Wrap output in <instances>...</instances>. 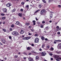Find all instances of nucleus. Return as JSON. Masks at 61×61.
I'll return each instance as SVG.
<instances>
[{
  "instance_id": "f257e3e1",
  "label": "nucleus",
  "mask_w": 61,
  "mask_h": 61,
  "mask_svg": "<svg viewBox=\"0 0 61 61\" xmlns=\"http://www.w3.org/2000/svg\"><path fill=\"white\" fill-rule=\"evenodd\" d=\"M54 57L56 61H60L59 60H61V57H60L59 55H55Z\"/></svg>"
},
{
  "instance_id": "f03ea898",
  "label": "nucleus",
  "mask_w": 61,
  "mask_h": 61,
  "mask_svg": "<svg viewBox=\"0 0 61 61\" xmlns=\"http://www.w3.org/2000/svg\"><path fill=\"white\" fill-rule=\"evenodd\" d=\"M11 34L13 35L17 36H19V34L17 32L15 31H13L12 32Z\"/></svg>"
},
{
  "instance_id": "7ed1b4c3",
  "label": "nucleus",
  "mask_w": 61,
  "mask_h": 61,
  "mask_svg": "<svg viewBox=\"0 0 61 61\" xmlns=\"http://www.w3.org/2000/svg\"><path fill=\"white\" fill-rule=\"evenodd\" d=\"M46 10L45 9L42 10L40 12V14L41 15H45Z\"/></svg>"
},
{
  "instance_id": "20e7f679",
  "label": "nucleus",
  "mask_w": 61,
  "mask_h": 61,
  "mask_svg": "<svg viewBox=\"0 0 61 61\" xmlns=\"http://www.w3.org/2000/svg\"><path fill=\"white\" fill-rule=\"evenodd\" d=\"M50 13H51L50 15V18H52L53 17V14L52 13H53V12L51 11L50 12Z\"/></svg>"
},
{
  "instance_id": "39448f33",
  "label": "nucleus",
  "mask_w": 61,
  "mask_h": 61,
  "mask_svg": "<svg viewBox=\"0 0 61 61\" xmlns=\"http://www.w3.org/2000/svg\"><path fill=\"white\" fill-rule=\"evenodd\" d=\"M39 42V40L38 39V38H37L35 39V43H38Z\"/></svg>"
},
{
  "instance_id": "423d86ee",
  "label": "nucleus",
  "mask_w": 61,
  "mask_h": 61,
  "mask_svg": "<svg viewBox=\"0 0 61 61\" xmlns=\"http://www.w3.org/2000/svg\"><path fill=\"white\" fill-rule=\"evenodd\" d=\"M46 54V53L44 52H42L41 53V55L42 56H45Z\"/></svg>"
},
{
  "instance_id": "0eeeda50",
  "label": "nucleus",
  "mask_w": 61,
  "mask_h": 61,
  "mask_svg": "<svg viewBox=\"0 0 61 61\" xmlns=\"http://www.w3.org/2000/svg\"><path fill=\"white\" fill-rule=\"evenodd\" d=\"M57 48L58 49H61V44L60 43L58 44L57 46Z\"/></svg>"
},
{
  "instance_id": "6e6552de",
  "label": "nucleus",
  "mask_w": 61,
  "mask_h": 61,
  "mask_svg": "<svg viewBox=\"0 0 61 61\" xmlns=\"http://www.w3.org/2000/svg\"><path fill=\"white\" fill-rule=\"evenodd\" d=\"M11 5H12L10 3H8L6 5L7 6V7H9L11 6Z\"/></svg>"
},
{
  "instance_id": "1a4fd4ad",
  "label": "nucleus",
  "mask_w": 61,
  "mask_h": 61,
  "mask_svg": "<svg viewBox=\"0 0 61 61\" xmlns=\"http://www.w3.org/2000/svg\"><path fill=\"white\" fill-rule=\"evenodd\" d=\"M29 61H34L33 59L31 57H29L28 58Z\"/></svg>"
},
{
  "instance_id": "9d476101",
  "label": "nucleus",
  "mask_w": 61,
  "mask_h": 61,
  "mask_svg": "<svg viewBox=\"0 0 61 61\" xmlns=\"http://www.w3.org/2000/svg\"><path fill=\"white\" fill-rule=\"evenodd\" d=\"M31 52L32 53H34V54H35L36 55H38V53H37L35 52V51H31Z\"/></svg>"
},
{
  "instance_id": "9b49d317",
  "label": "nucleus",
  "mask_w": 61,
  "mask_h": 61,
  "mask_svg": "<svg viewBox=\"0 0 61 61\" xmlns=\"http://www.w3.org/2000/svg\"><path fill=\"white\" fill-rule=\"evenodd\" d=\"M55 52L56 53L58 54H61V51H56Z\"/></svg>"
},
{
  "instance_id": "f8f14e48",
  "label": "nucleus",
  "mask_w": 61,
  "mask_h": 61,
  "mask_svg": "<svg viewBox=\"0 0 61 61\" xmlns=\"http://www.w3.org/2000/svg\"><path fill=\"white\" fill-rule=\"evenodd\" d=\"M20 33L21 34H23L24 33V30L23 29H21V31H20Z\"/></svg>"
},
{
  "instance_id": "ddd939ff",
  "label": "nucleus",
  "mask_w": 61,
  "mask_h": 61,
  "mask_svg": "<svg viewBox=\"0 0 61 61\" xmlns=\"http://www.w3.org/2000/svg\"><path fill=\"white\" fill-rule=\"evenodd\" d=\"M2 42L3 43H4V44H5V39H2Z\"/></svg>"
},
{
  "instance_id": "4468645a",
  "label": "nucleus",
  "mask_w": 61,
  "mask_h": 61,
  "mask_svg": "<svg viewBox=\"0 0 61 61\" xmlns=\"http://www.w3.org/2000/svg\"><path fill=\"white\" fill-rule=\"evenodd\" d=\"M18 15L19 16H20V17L22 16V13H19L18 14Z\"/></svg>"
},
{
  "instance_id": "2eb2a0df",
  "label": "nucleus",
  "mask_w": 61,
  "mask_h": 61,
  "mask_svg": "<svg viewBox=\"0 0 61 61\" xmlns=\"http://www.w3.org/2000/svg\"><path fill=\"white\" fill-rule=\"evenodd\" d=\"M3 11H4V12H5L6 13H7V11H6V9L5 8L3 9Z\"/></svg>"
},
{
  "instance_id": "dca6fc26",
  "label": "nucleus",
  "mask_w": 61,
  "mask_h": 61,
  "mask_svg": "<svg viewBox=\"0 0 61 61\" xmlns=\"http://www.w3.org/2000/svg\"><path fill=\"white\" fill-rule=\"evenodd\" d=\"M45 46V44H43L42 45V48H44Z\"/></svg>"
},
{
  "instance_id": "f3484780",
  "label": "nucleus",
  "mask_w": 61,
  "mask_h": 61,
  "mask_svg": "<svg viewBox=\"0 0 61 61\" xmlns=\"http://www.w3.org/2000/svg\"><path fill=\"white\" fill-rule=\"evenodd\" d=\"M41 38L42 40H43L45 39V37L43 36H42L41 37Z\"/></svg>"
},
{
  "instance_id": "a211bd4d",
  "label": "nucleus",
  "mask_w": 61,
  "mask_h": 61,
  "mask_svg": "<svg viewBox=\"0 0 61 61\" xmlns=\"http://www.w3.org/2000/svg\"><path fill=\"white\" fill-rule=\"evenodd\" d=\"M23 54H24V55H26V56H28V54H27V53H25V52H23Z\"/></svg>"
},
{
  "instance_id": "6ab92c4d",
  "label": "nucleus",
  "mask_w": 61,
  "mask_h": 61,
  "mask_svg": "<svg viewBox=\"0 0 61 61\" xmlns=\"http://www.w3.org/2000/svg\"><path fill=\"white\" fill-rule=\"evenodd\" d=\"M25 25H28V26L29 25H30V23H25Z\"/></svg>"
},
{
  "instance_id": "aec40b11",
  "label": "nucleus",
  "mask_w": 61,
  "mask_h": 61,
  "mask_svg": "<svg viewBox=\"0 0 61 61\" xmlns=\"http://www.w3.org/2000/svg\"><path fill=\"white\" fill-rule=\"evenodd\" d=\"M23 40H27V37H25V38H23Z\"/></svg>"
},
{
  "instance_id": "412c9836",
  "label": "nucleus",
  "mask_w": 61,
  "mask_h": 61,
  "mask_svg": "<svg viewBox=\"0 0 61 61\" xmlns=\"http://www.w3.org/2000/svg\"><path fill=\"white\" fill-rule=\"evenodd\" d=\"M38 58H39V57H38V56H37L36 57V60H37L38 59Z\"/></svg>"
},
{
  "instance_id": "4be33fe9",
  "label": "nucleus",
  "mask_w": 61,
  "mask_h": 61,
  "mask_svg": "<svg viewBox=\"0 0 61 61\" xmlns=\"http://www.w3.org/2000/svg\"><path fill=\"white\" fill-rule=\"evenodd\" d=\"M15 24L17 25H19V21H17Z\"/></svg>"
},
{
  "instance_id": "5701e85b",
  "label": "nucleus",
  "mask_w": 61,
  "mask_h": 61,
  "mask_svg": "<svg viewBox=\"0 0 61 61\" xmlns=\"http://www.w3.org/2000/svg\"><path fill=\"white\" fill-rule=\"evenodd\" d=\"M26 7L27 8V9H28L29 8V5H26Z\"/></svg>"
},
{
  "instance_id": "b1692460",
  "label": "nucleus",
  "mask_w": 61,
  "mask_h": 61,
  "mask_svg": "<svg viewBox=\"0 0 61 61\" xmlns=\"http://www.w3.org/2000/svg\"><path fill=\"white\" fill-rule=\"evenodd\" d=\"M45 29L46 30H48V26H47L46 27Z\"/></svg>"
},
{
  "instance_id": "393cba45",
  "label": "nucleus",
  "mask_w": 61,
  "mask_h": 61,
  "mask_svg": "<svg viewBox=\"0 0 61 61\" xmlns=\"http://www.w3.org/2000/svg\"><path fill=\"white\" fill-rule=\"evenodd\" d=\"M2 19H3V20H5V17H2Z\"/></svg>"
},
{
  "instance_id": "a878e982",
  "label": "nucleus",
  "mask_w": 61,
  "mask_h": 61,
  "mask_svg": "<svg viewBox=\"0 0 61 61\" xmlns=\"http://www.w3.org/2000/svg\"><path fill=\"white\" fill-rule=\"evenodd\" d=\"M44 3H46V1L45 0H42Z\"/></svg>"
},
{
  "instance_id": "bb28decb",
  "label": "nucleus",
  "mask_w": 61,
  "mask_h": 61,
  "mask_svg": "<svg viewBox=\"0 0 61 61\" xmlns=\"http://www.w3.org/2000/svg\"><path fill=\"white\" fill-rule=\"evenodd\" d=\"M30 47H28L27 48V50H29L30 49Z\"/></svg>"
},
{
  "instance_id": "cd10ccee",
  "label": "nucleus",
  "mask_w": 61,
  "mask_h": 61,
  "mask_svg": "<svg viewBox=\"0 0 61 61\" xmlns=\"http://www.w3.org/2000/svg\"><path fill=\"white\" fill-rule=\"evenodd\" d=\"M15 11V9H14L12 11V12H14Z\"/></svg>"
},
{
  "instance_id": "c85d7f7f",
  "label": "nucleus",
  "mask_w": 61,
  "mask_h": 61,
  "mask_svg": "<svg viewBox=\"0 0 61 61\" xmlns=\"http://www.w3.org/2000/svg\"><path fill=\"white\" fill-rule=\"evenodd\" d=\"M31 38L30 37H27V40H28V39H30V38Z\"/></svg>"
},
{
  "instance_id": "c756f323",
  "label": "nucleus",
  "mask_w": 61,
  "mask_h": 61,
  "mask_svg": "<svg viewBox=\"0 0 61 61\" xmlns=\"http://www.w3.org/2000/svg\"><path fill=\"white\" fill-rule=\"evenodd\" d=\"M39 11H40V10H38L35 12V13H37V12H39Z\"/></svg>"
},
{
  "instance_id": "7c9ffc66",
  "label": "nucleus",
  "mask_w": 61,
  "mask_h": 61,
  "mask_svg": "<svg viewBox=\"0 0 61 61\" xmlns=\"http://www.w3.org/2000/svg\"><path fill=\"white\" fill-rule=\"evenodd\" d=\"M1 15H2V16H4V15H5V14L3 13H1Z\"/></svg>"
},
{
  "instance_id": "2f4dec72",
  "label": "nucleus",
  "mask_w": 61,
  "mask_h": 61,
  "mask_svg": "<svg viewBox=\"0 0 61 61\" xmlns=\"http://www.w3.org/2000/svg\"><path fill=\"white\" fill-rule=\"evenodd\" d=\"M51 51H53V50H54V48L53 47H51Z\"/></svg>"
},
{
  "instance_id": "473e14b6",
  "label": "nucleus",
  "mask_w": 61,
  "mask_h": 61,
  "mask_svg": "<svg viewBox=\"0 0 61 61\" xmlns=\"http://www.w3.org/2000/svg\"><path fill=\"white\" fill-rule=\"evenodd\" d=\"M53 1V0H49L48 2L49 3H50L51 2Z\"/></svg>"
},
{
  "instance_id": "72a5a7b5",
  "label": "nucleus",
  "mask_w": 61,
  "mask_h": 61,
  "mask_svg": "<svg viewBox=\"0 0 61 61\" xmlns=\"http://www.w3.org/2000/svg\"><path fill=\"white\" fill-rule=\"evenodd\" d=\"M15 26V25H14L13 24L11 25V27H14Z\"/></svg>"
},
{
  "instance_id": "f704fd0d",
  "label": "nucleus",
  "mask_w": 61,
  "mask_h": 61,
  "mask_svg": "<svg viewBox=\"0 0 61 61\" xmlns=\"http://www.w3.org/2000/svg\"><path fill=\"white\" fill-rule=\"evenodd\" d=\"M41 28H43L44 27L43 25H41Z\"/></svg>"
},
{
  "instance_id": "c9c22d12",
  "label": "nucleus",
  "mask_w": 61,
  "mask_h": 61,
  "mask_svg": "<svg viewBox=\"0 0 61 61\" xmlns=\"http://www.w3.org/2000/svg\"><path fill=\"white\" fill-rule=\"evenodd\" d=\"M3 30L4 32H6V30H5V29H3Z\"/></svg>"
},
{
  "instance_id": "e433bc0d",
  "label": "nucleus",
  "mask_w": 61,
  "mask_h": 61,
  "mask_svg": "<svg viewBox=\"0 0 61 61\" xmlns=\"http://www.w3.org/2000/svg\"><path fill=\"white\" fill-rule=\"evenodd\" d=\"M56 41L57 42H61V40H58L57 41Z\"/></svg>"
},
{
  "instance_id": "4c0bfd02",
  "label": "nucleus",
  "mask_w": 61,
  "mask_h": 61,
  "mask_svg": "<svg viewBox=\"0 0 61 61\" xmlns=\"http://www.w3.org/2000/svg\"><path fill=\"white\" fill-rule=\"evenodd\" d=\"M35 36H38V34H35Z\"/></svg>"
},
{
  "instance_id": "58836bf2",
  "label": "nucleus",
  "mask_w": 61,
  "mask_h": 61,
  "mask_svg": "<svg viewBox=\"0 0 61 61\" xmlns=\"http://www.w3.org/2000/svg\"><path fill=\"white\" fill-rule=\"evenodd\" d=\"M22 5H24L25 4V2H21Z\"/></svg>"
},
{
  "instance_id": "ea45409f",
  "label": "nucleus",
  "mask_w": 61,
  "mask_h": 61,
  "mask_svg": "<svg viewBox=\"0 0 61 61\" xmlns=\"http://www.w3.org/2000/svg\"><path fill=\"white\" fill-rule=\"evenodd\" d=\"M46 23V22L45 21H42V24H44V23Z\"/></svg>"
},
{
  "instance_id": "a19ab883",
  "label": "nucleus",
  "mask_w": 61,
  "mask_h": 61,
  "mask_svg": "<svg viewBox=\"0 0 61 61\" xmlns=\"http://www.w3.org/2000/svg\"><path fill=\"white\" fill-rule=\"evenodd\" d=\"M39 8H41V5H40L39 6Z\"/></svg>"
},
{
  "instance_id": "79ce46f5",
  "label": "nucleus",
  "mask_w": 61,
  "mask_h": 61,
  "mask_svg": "<svg viewBox=\"0 0 61 61\" xmlns=\"http://www.w3.org/2000/svg\"><path fill=\"white\" fill-rule=\"evenodd\" d=\"M49 55H50V56H52V55H53V54L51 53H50L49 54Z\"/></svg>"
},
{
  "instance_id": "37998d69",
  "label": "nucleus",
  "mask_w": 61,
  "mask_h": 61,
  "mask_svg": "<svg viewBox=\"0 0 61 61\" xmlns=\"http://www.w3.org/2000/svg\"><path fill=\"white\" fill-rule=\"evenodd\" d=\"M20 11L21 12H22V11H23V9H21L20 10Z\"/></svg>"
},
{
  "instance_id": "c03bdc74",
  "label": "nucleus",
  "mask_w": 61,
  "mask_h": 61,
  "mask_svg": "<svg viewBox=\"0 0 61 61\" xmlns=\"http://www.w3.org/2000/svg\"><path fill=\"white\" fill-rule=\"evenodd\" d=\"M18 57V56H15V58H17Z\"/></svg>"
},
{
  "instance_id": "a18cd8bd",
  "label": "nucleus",
  "mask_w": 61,
  "mask_h": 61,
  "mask_svg": "<svg viewBox=\"0 0 61 61\" xmlns=\"http://www.w3.org/2000/svg\"><path fill=\"white\" fill-rule=\"evenodd\" d=\"M58 7H59V8H60L61 7V5H58Z\"/></svg>"
},
{
  "instance_id": "49530a36",
  "label": "nucleus",
  "mask_w": 61,
  "mask_h": 61,
  "mask_svg": "<svg viewBox=\"0 0 61 61\" xmlns=\"http://www.w3.org/2000/svg\"><path fill=\"white\" fill-rule=\"evenodd\" d=\"M35 19H36V21H38V19H37V17H35Z\"/></svg>"
},
{
  "instance_id": "de8ad7c7",
  "label": "nucleus",
  "mask_w": 61,
  "mask_h": 61,
  "mask_svg": "<svg viewBox=\"0 0 61 61\" xmlns=\"http://www.w3.org/2000/svg\"><path fill=\"white\" fill-rule=\"evenodd\" d=\"M31 31H32V32H34V29H31Z\"/></svg>"
},
{
  "instance_id": "09e8293b",
  "label": "nucleus",
  "mask_w": 61,
  "mask_h": 61,
  "mask_svg": "<svg viewBox=\"0 0 61 61\" xmlns=\"http://www.w3.org/2000/svg\"><path fill=\"white\" fill-rule=\"evenodd\" d=\"M32 22L33 23H36V21L34 20Z\"/></svg>"
},
{
  "instance_id": "8fccbe9b",
  "label": "nucleus",
  "mask_w": 61,
  "mask_h": 61,
  "mask_svg": "<svg viewBox=\"0 0 61 61\" xmlns=\"http://www.w3.org/2000/svg\"><path fill=\"white\" fill-rule=\"evenodd\" d=\"M45 41H48V39L46 38L45 39Z\"/></svg>"
},
{
  "instance_id": "3c124183",
  "label": "nucleus",
  "mask_w": 61,
  "mask_h": 61,
  "mask_svg": "<svg viewBox=\"0 0 61 61\" xmlns=\"http://www.w3.org/2000/svg\"><path fill=\"white\" fill-rule=\"evenodd\" d=\"M47 48H49L50 47L49 46H47Z\"/></svg>"
},
{
  "instance_id": "603ef678",
  "label": "nucleus",
  "mask_w": 61,
  "mask_h": 61,
  "mask_svg": "<svg viewBox=\"0 0 61 61\" xmlns=\"http://www.w3.org/2000/svg\"><path fill=\"white\" fill-rule=\"evenodd\" d=\"M10 31H12V28H10Z\"/></svg>"
},
{
  "instance_id": "864d4df0",
  "label": "nucleus",
  "mask_w": 61,
  "mask_h": 61,
  "mask_svg": "<svg viewBox=\"0 0 61 61\" xmlns=\"http://www.w3.org/2000/svg\"><path fill=\"white\" fill-rule=\"evenodd\" d=\"M31 53H30L28 54V55H31Z\"/></svg>"
},
{
  "instance_id": "5fc2aeb1",
  "label": "nucleus",
  "mask_w": 61,
  "mask_h": 61,
  "mask_svg": "<svg viewBox=\"0 0 61 61\" xmlns=\"http://www.w3.org/2000/svg\"><path fill=\"white\" fill-rule=\"evenodd\" d=\"M9 38L10 39H12V37L10 36L9 37Z\"/></svg>"
},
{
  "instance_id": "6e6d98bb",
  "label": "nucleus",
  "mask_w": 61,
  "mask_h": 61,
  "mask_svg": "<svg viewBox=\"0 0 61 61\" xmlns=\"http://www.w3.org/2000/svg\"><path fill=\"white\" fill-rule=\"evenodd\" d=\"M57 34H59V35H60V32H58L57 33Z\"/></svg>"
},
{
  "instance_id": "4d7b16f0",
  "label": "nucleus",
  "mask_w": 61,
  "mask_h": 61,
  "mask_svg": "<svg viewBox=\"0 0 61 61\" xmlns=\"http://www.w3.org/2000/svg\"><path fill=\"white\" fill-rule=\"evenodd\" d=\"M56 28H57V29H58V28H59V26H57L56 27Z\"/></svg>"
},
{
  "instance_id": "13d9d810",
  "label": "nucleus",
  "mask_w": 61,
  "mask_h": 61,
  "mask_svg": "<svg viewBox=\"0 0 61 61\" xmlns=\"http://www.w3.org/2000/svg\"><path fill=\"white\" fill-rule=\"evenodd\" d=\"M51 60H53V58H51Z\"/></svg>"
},
{
  "instance_id": "bf43d9fd",
  "label": "nucleus",
  "mask_w": 61,
  "mask_h": 61,
  "mask_svg": "<svg viewBox=\"0 0 61 61\" xmlns=\"http://www.w3.org/2000/svg\"><path fill=\"white\" fill-rule=\"evenodd\" d=\"M1 2H4V0H2L1 1Z\"/></svg>"
},
{
  "instance_id": "052dcab7",
  "label": "nucleus",
  "mask_w": 61,
  "mask_h": 61,
  "mask_svg": "<svg viewBox=\"0 0 61 61\" xmlns=\"http://www.w3.org/2000/svg\"><path fill=\"white\" fill-rule=\"evenodd\" d=\"M39 51H42V49L41 48H40L39 49Z\"/></svg>"
},
{
  "instance_id": "680f3d73",
  "label": "nucleus",
  "mask_w": 61,
  "mask_h": 61,
  "mask_svg": "<svg viewBox=\"0 0 61 61\" xmlns=\"http://www.w3.org/2000/svg\"><path fill=\"white\" fill-rule=\"evenodd\" d=\"M26 57H24V59H26Z\"/></svg>"
},
{
  "instance_id": "e2e57ef3",
  "label": "nucleus",
  "mask_w": 61,
  "mask_h": 61,
  "mask_svg": "<svg viewBox=\"0 0 61 61\" xmlns=\"http://www.w3.org/2000/svg\"><path fill=\"white\" fill-rule=\"evenodd\" d=\"M31 46H34V44H31Z\"/></svg>"
},
{
  "instance_id": "0e129e2a",
  "label": "nucleus",
  "mask_w": 61,
  "mask_h": 61,
  "mask_svg": "<svg viewBox=\"0 0 61 61\" xmlns=\"http://www.w3.org/2000/svg\"><path fill=\"white\" fill-rule=\"evenodd\" d=\"M49 22L50 23H52V21L51 20H50L49 21Z\"/></svg>"
},
{
  "instance_id": "69168bd1",
  "label": "nucleus",
  "mask_w": 61,
  "mask_h": 61,
  "mask_svg": "<svg viewBox=\"0 0 61 61\" xmlns=\"http://www.w3.org/2000/svg\"><path fill=\"white\" fill-rule=\"evenodd\" d=\"M29 35L30 36V35H31V33H29Z\"/></svg>"
},
{
  "instance_id": "338daca9",
  "label": "nucleus",
  "mask_w": 61,
  "mask_h": 61,
  "mask_svg": "<svg viewBox=\"0 0 61 61\" xmlns=\"http://www.w3.org/2000/svg\"><path fill=\"white\" fill-rule=\"evenodd\" d=\"M54 44H56V42L55 41H54Z\"/></svg>"
},
{
  "instance_id": "774afa93",
  "label": "nucleus",
  "mask_w": 61,
  "mask_h": 61,
  "mask_svg": "<svg viewBox=\"0 0 61 61\" xmlns=\"http://www.w3.org/2000/svg\"><path fill=\"white\" fill-rule=\"evenodd\" d=\"M29 28H31V26H29Z\"/></svg>"
}]
</instances>
